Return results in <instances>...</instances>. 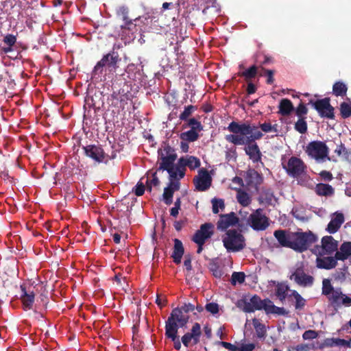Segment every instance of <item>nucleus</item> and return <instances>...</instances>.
Here are the masks:
<instances>
[{
    "mask_svg": "<svg viewBox=\"0 0 351 351\" xmlns=\"http://www.w3.org/2000/svg\"><path fill=\"white\" fill-rule=\"evenodd\" d=\"M227 130L232 134L226 135V140L235 145L256 143V140L261 138L263 136L257 126L245 123H239L232 121Z\"/></svg>",
    "mask_w": 351,
    "mask_h": 351,
    "instance_id": "obj_1",
    "label": "nucleus"
},
{
    "mask_svg": "<svg viewBox=\"0 0 351 351\" xmlns=\"http://www.w3.org/2000/svg\"><path fill=\"white\" fill-rule=\"evenodd\" d=\"M227 130L232 134L226 135V140L235 145L256 143V140L261 138L263 136L257 126L245 123H239L232 121Z\"/></svg>",
    "mask_w": 351,
    "mask_h": 351,
    "instance_id": "obj_2",
    "label": "nucleus"
},
{
    "mask_svg": "<svg viewBox=\"0 0 351 351\" xmlns=\"http://www.w3.org/2000/svg\"><path fill=\"white\" fill-rule=\"evenodd\" d=\"M121 60L118 52L114 50L104 55L95 66L92 71V78L99 79L101 77L104 69L109 72H115Z\"/></svg>",
    "mask_w": 351,
    "mask_h": 351,
    "instance_id": "obj_3",
    "label": "nucleus"
},
{
    "mask_svg": "<svg viewBox=\"0 0 351 351\" xmlns=\"http://www.w3.org/2000/svg\"><path fill=\"white\" fill-rule=\"evenodd\" d=\"M159 167L158 171H167L171 178H175L173 167L177 158V154L173 148L167 145L158 150Z\"/></svg>",
    "mask_w": 351,
    "mask_h": 351,
    "instance_id": "obj_4",
    "label": "nucleus"
},
{
    "mask_svg": "<svg viewBox=\"0 0 351 351\" xmlns=\"http://www.w3.org/2000/svg\"><path fill=\"white\" fill-rule=\"evenodd\" d=\"M288 278L302 287H312L315 280L313 276L305 273L304 266L302 262H298L289 269Z\"/></svg>",
    "mask_w": 351,
    "mask_h": 351,
    "instance_id": "obj_5",
    "label": "nucleus"
},
{
    "mask_svg": "<svg viewBox=\"0 0 351 351\" xmlns=\"http://www.w3.org/2000/svg\"><path fill=\"white\" fill-rule=\"evenodd\" d=\"M317 240V236L310 230L294 232L292 249L296 252H303Z\"/></svg>",
    "mask_w": 351,
    "mask_h": 351,
    "instance_id": "obj_6",
    "label": "nucleus"
},
{
    "mask_svg": "<svg viewBox=\"0 0 351 351\" xmlns=\"http://www.w3.org/2000/svg\"><path fill=\"white\" fill-rule=\"evenodd\" d=\"M306 152L317 162L330 160L328 156L329 148L323 141H315L309 143L306 146Z\"/></svg>",
    "mask_w": 351,
    "mask_h": 351,
    "instance_id": "obj_7",
    "label": "nucleus"
},
{
    "mask_svg": "<svg viewBox=\"0 0 351 351\" xmlns=\"http://www.w3.org/2000/svg\"><path fill=\"white\" fill-rule=\"evenodd\" d=\"M223 243L228 252H239L245 245L244 237L237 230H228Z\"/></svg>",
    "mask_w": 351,
    "mask_h": 351,
    "instance_id": "obj_8",
    "label": "nucleus"
},
{
    "mask_svg": "<svg viewBox=\"0 0 351 351\" xmlns=\"http://www.w3.org/2000/svg\"><path fill=\"white\" fill-rule=\"evenodd\" d=\"M189 319V316L182 311L179 307L173 309L170 316L165 323V329L169 330H178L179 328H182L186 325Z\"/></svg>",
    "mask_w": 351,
    "mask_h": 351,
    "instance_id": "obj_9",
    "label": "nucleus"
},
{
    "mask_svg": "<svg viewBox=\"0 0 351 351\" xmlns=\"http://www.w3.org/2000/svg\"><path fill=\"white\" fill-rule=\"evenodd\" d=\"M338 249V241L332 236H324L322 238L321 245H316L311 250L316 256L331 255Z\"/></svg>",
    "mask_w": 351,
    "mask_h": 351,
    "instance_id": "obj_10",
    "label": "nucleus"
},
{
    "mask_svg": "<svg viewBox=\"0 0 351 351\" xmlns=\"http://www.w3.org/2000/svg\"><path fill=\"white\" fill-rule=\"evenodd\" d=\"M247 223L256 231H263L269 225L268 217L264 214L262 208H258L253 211L249 216Z\"/></svg>",
    "mask_w": 351,
    "mask_h": 351,
    "instance_id": "obj_11",
    "label": "nucleus"
},
{
    "mask_svg": "<svg viewBox=\"0 0 351 351\" xmlns=\"http://www.w3.org/2000/svg\"><path fill=\"white\" fill-rule=\"evenodd\" d=\"M269 299L261 300L257 295H253L249 300H245L239 302L238 306L245 313H253L256 310H264L266 312Z\"/></svg>",
    "mask_w": 351,
    "mask_h": 351,
    "instance_id": "obj_12",
    "label": "nucleus"
},
{
    "mask_svg": "<svg viewBox=\"0 0 351 351\" xmlns=\"http://www.w3.org/2000/svg\"><path fill=\"white\" fill-rule=\"evenodd\" d=\"M283 168L289 176L295 178L306 173V166L300 158L291 156L287 165H283Z\"/></svg>",
    "mask_w": 351,
    "mask_h": 351,
    "instance_id": "obj_13",
    "label": "nucleus"
},
{
    "mask_svg": "<svg viewBox=\"0 0 351 351\" xmlns=\"http://www.w3.org/2000/svg\"><path fill=\"white\" fill-rule=\"evenodd\" d=\"M309 104H311L322 118L333 119L335 118L334 108L330 104L329 98H324L313 101L311 99Z\"/></svg>",
    "mask_w": 351,
    "mask_h": 351,
    "instance_id": "obj_14",
    "label": "nucleus"
},
{
    "mask_svg": "<svg viewBox=\"0 0 351 351\" xmlns=\"http://www.w3.org/2000/svg\"><path fill=\"white\" fill-rule=\"evenodd\" d=\"M84 154L98 163H106L110 159L109 156L106 154L103 148L99 145H88L83 147Z\"/></svg>",
    "mask_w": 351,
    "mask_h": 351,
    "instance_id": "obj_15",
    "label": "nucleus"
},
{
    "mask_svg": "<svg viewBox=\"0 0 351 351\" xmlns=\"http://www.w3.org/2000/svg\"><path fill=\"white\" fill-rule=\"evenodd\" d=\"M193 183L196 191H207L212 184V178L208 171L204 168L199 169L197 176L193 178Z\"/></svg>",
    "mask_w": 351,
    "mask_h": 351,
    "instance_id": "obj_16",
    "label": "nucleus"
},
{
    "mask_svg": "<svg viewBox=\"0 0 351 351\" xmlns=\"http://www.w3.org/2000/svg\"><path fill=\"white\" fill-rule=\"evenodd\" d=\"M330 304L334 308H339L341 306H351V298L343 293L341 288L335 289V291L328 297Z\"/></svg>",
    "mask_w": 351,
    "mask_h": 351,
    "instance_id": "obj_17",
    "label": "nucleus"
},
{
    "mask_svg": "<svg viewBox=\"0 0 351 351\" xmlns=\"http://www.w3.org/2000/svg\"><path fill=\"white\" fill-rule=\"evenodd\" d=\"M201 335V326L199 323L196 322L193 325L191 331L182 337V343L186 348L191 345H196L199 342Z\"/></svg>",
    "mask_w": 351,
    "mask_h": 351,
    "instance_id": "obj_18",
    "label": "nucleus"
},
{
    "mask_svg": "<svg viewBox=\"0 0 351 351\" xmlns=\"http://www.w3.org/2000/svg\"><path fill=\"white\" fill-rule=\"evenodd\" d=\"M215 226L212 223H205L200 226L193 237V242L205 243L206 240L211 238L214 234Z\"/></svg>",
    "mask_w": 351,
    "mask_h": 351,
    "instance_id": "obj_19",
    "label": "nucleus"
},
{
    "mask_svg": "<svg viewBox=\"0 0 351 351\" xmlns=\"http://www.w3.org/2000/svg\"><path fill=\"white\" fill-rule=\"evenodd\" d=\"M21 300L23 305V308L25 311L32 308L35 294L33 290H31V287L27 288L24 285H21Z\"/></svg>",
    "mask_w": 351,
    "mask_h": 351,
    "instance_id": "obj_20",
    "label": "nucleus"
},
{
    "mask_svg": "<svg viewBox=\"0 0 351 351\" xmlns=\"http://www.w3.org/2000/svg\"><path fill=\"white\" fill-rule=\"evenodd\" d=\"M238 222L239 219L233 212L229 214L221 215L217 223V229L224 231L229 227L236 225Z\"/></svg>",
    "mask_w": 351,
    "mask_h": 351,
    "instance_id": "obj_21",
    "label": "nucleus"
},
{
    "mask_svg": "<svg viewBox=\"0 0 351 351\" xmlns=\"http://www.w3.org/2000/svg\"><path fill=\"white\" fill-rule=\"evenodd\" d=\"M293 233L287 232L285 230H277L274 231V236L281 246L292 249Z\"/></svg>",
    "mask_w": 351,
    "mask_h": 351,
    "instance_id": "obj_22",
    "label": "nucleus"
},
{
    "mask_svg": "<svg viewBox=\"0 0 351 351\" xmlns=\"http://www.w3.org/2000/svg\"><path fill=\"white\" fill-rule=\"evenodd\" d=\"M337 259L336 256H317L316 258V266L319 269H332L335 268L337 265Z\"/></svg>",
    "mask_w": 351,
    "mask_h": 351,
    "instance_id": "obj_23",
    "label": "nucleus"
},
{
    "mask_svg": "<svg viewBox=\"0 0 351 351\" xmlns=\"http://www.w3.org/2000/svg\"><path fill=\"white\" fill-rule=\"evenodd\" d=\"M245 152L249 156V158L254 162L261 161L262 154L256 143H250L244 144Z\"/></svg>",
    "mask_w": 351,
    "mask_h": 351,
    "instance_id": "obj_24",
    "label": "nucleus"
},
{
    "mask_svg": "<svg viewBox=\"0 0 351 351\" xmlns=\"http://www.w3.org/2000/svg\"><path fill=\"white\" fill-rule=\"evenodd\" d=\"M343 222V215L342 213H335L334 217L328 223L326 230L330 234H335L339 230Z\"/></svg>",
    "mask_w": 351,
    "mask_h": 351,
    "instance_id": "obj_25",
    "label": "nucleus"
},
{
    "mask_svg": "<svg viewBox=\"0 0 351 351\" xmlns=\"http://www.w3.org/2000/svg\"><path fill=\"white\" fill-rule=\"evenodd\" d=\"M335 256L338 261H345L351 256V242H343Z\"/></svg>",
    "mask_w": 351,
    "mask_h": 351,
    "instance_id": "obj_26",
    "label": "nucleus"
},
{
    "mask_svg": "<svg viewBox=\"0 0 351 351\" xmlns=\"http://www.w3.org/2000/svg\"><path fill=\"white\" fill-rule=\"evenodd\" d=\"M173 241L174 246L171 257L173 258V262L176 264H180L184 252V247L182 241L178 239H175Z\"/></svg>",
    "mask_w": 351,
    "mask_h": 351,
    "instance_id": "obj_27",
    "label": "nucleus"
},
{
    "mask_svg": "<svg viewBox=\"0 0 351 351\" xmlns=\"http://www.w3.org/2000/svg\"><path fill=\"white\" fill-rule=\"evenodd\" d=\"M186 165L184 158L180 157L177 164L173 167V172L176 174L175 178L173 179H182L185 176ZM172 179V178H171Z\"/></svg>",
    "mask_w": 351,
    "mask_h": 351,
    "instance_id": "obj_28",
    "label": "nucleus"
},
{
    "mask_svg": "<svg viewBox=\"0 0 351 351\" xmlns=\"http://www.w3.org/2000/svg\"><path fill=\"white\" fill-rule=\"evenodd\" d=\"M315 192L319 196H331L334 194L335 190L328 184L319 183L315 186Z\"/></svg>",
    "mask_w": 351,
    "mask_h": 351,
    "instance_id": "obj_29",
    "label": "nucleus"
},
{
    "mask_svg": "<svg viewBox=\"0 0 351 351\" xmlns=\"http://www.w3.org/2000/svg\"><path fill=\"white\" fill-rule=\"evenodd\" d=\"M294 108L291 101L288 99H282L279 104V113L283 116L289 115Z\"/></svg>",
    "mask_w": 351,
    "mask_h": 351,
    "instance_id": "obj_30",
    "label": "nucleus"
},
{
    "mask_svg": "<svg viewBox=\"0 0 351 351\" xmlns=\"http://www.w3.org/2000/svg\"><path fill=\"white\" fill-rule=\"evenodd\" d=\"M289 287L286 283H278L275 289V294L281 302H283L287 296Z\"/></svg>",
    "mask_w": 351,
    "mask_h": 351,
    "instance_id": "obj_31",
    "label": "nucleus"
},
{
    "mask_svg": "<svg viewBox=\"0 0 351 351\" xmlns=\"http://www.w3.org/2000/svg\"><path fill=\"white\" fill-rule=\"evenodd\" d=\"M118 16L124 22V25H121V27L122 28H128L130 29L129 25H132V21L129 20L128 14V9L127 7L121 6L120 7L117 12Z\"/></svg>",
    "mask_w": 351,
    "mask_h": 351,
    "instance_id": "obj_32",
    "label": "nucleus"
},
{
    "mask_svg": "<svg viewBox=\"0 0 351 351\" xmlns=\"http://www.w3.org/2000/svg\"><path fill=\"white\" fill-rule=\"evenodd\" d=\"M268 306L266 310L267 314H276L278 315H287L289 311L283 307H278L274 304L270 300L267 302Z\"/></svg>",
    "mask_w": 351,
    "mask_h": 351,
    "instance_id": "obj_33",
    "label": "nucleus"
},
{
    "mask_svg": "<svg viewBox=\"0 0 351 351\" xmlns=\"http://www.w3.org/2000/svg\"><path fill=\"white\" fill-rule=\"evenodd\" d=\"M261 176L254 169H249L245 173V181L247 185L258 184Z\"/></svg>",
    "mask_w": 351,
    "mask_h": 351,
    "instance_id": "obj_34",
    "label": "nucleus"
},
{
    "mask_svg": "<svg viewBox=\"0 0 351 351\" xmlns=\"http://www.w3.org/2000/svg\"><path fill=\"white\" fill-rule=\"evenodd\" d=\"M348 90V87L345 83L339 81L335 82L332 86V93L337 96H345Z\"/></svg>",
    "mask_w": 351,
    "mask_h": 351,
    "instance_id": "obj_35",
    "label": "nucleus"
},
{
    "mask_svg": "<svg viewBox=\"0 0 351 351\" xmlns=\"http://www.w3.org/2000/svg\"><path fill=\"white\" fill-rule=\"evenodd\" d=\"M234 190L237 191V199L238 202L243 206H248L251 202V199L248 193L241 189H237L235 188Z\"/></svg>",
    "mask_w": 351,
    "mask_h": 351,
    "instance_id": "obj_36",
    "label": "nucleus"
},
{
    "mask_svg": "<svg viewBox=\"0 0 351 351\" xmlns=\"http://www.w3.org/2000/svg\"><path fill=\"white\" fill-rule=\"evenodd\" d=\"M182 158L184 159L186 167L191 170L199 168L201 165L200 160L195 156L186 155L185 156H182Z\"/></svg>",
    "mask_w": 351,
    "mask_h": 351,
    "instance_id": "obj_37",
    "label": "nucleus"
},
{
    "mask_svg": "<svg viewBox=\"0 0 351 351\" xmlns=\"http://www.w3.org/2000/svg\"><path fill=\"white\" fill-rule=\"evenodd\" d=\"M180 138L184 141L194 142L199 138L198 132L189 130L186 132H182L180 134Z\"/></svg>",
    "mask_w": 351,
    "mask_h": 351,
    "instance_id": "obj_38",
    "label": "nucleus"
},
{
    "mask_svg": "<svg viewBox=\"0 0 351 351\" xmlns=\"http://www.w3.org/2000/svg\"><path fill=\"white\" fill-rule=\"evenodd\" d=\"M178 330L171 331L169 330V329H165V335L166 336L171 339L174 343V348L177 350H179L181 348V342L177 335Z\"/></svg>",
    "mask_w": 351,
    "mask_h": 351,
    "instance_id": "obj_39",
    "label": "nucleus"
},
{
    "mask_svg": "<svg viewBox=\"0 0 351 351\" xmlns=\"http://www.w3.org/2000/svg\"><path fill=\"white\" fill-rule=\"evenodd\" d=\"M291 295H293L295 300V308L297 310L302 309L306 305V300L304 299L301 295L295 290L291 291Z\"/></svg>",
    "mask_w": 351,
    "mask_h": 351,
    "instance_id": "obj_40",
    "label": "nucleus"
},
{
    "mask_svg": "<svg viewBox=\"0 0 351 351\" xmlns=\"http://www.w3.org/2000/svg\"><path fill=\"white\" fill-rule=\"evenodd\" d=\"M187 127H190L191 130L201 132L203 130V126L200 121H197L195 118L189 119L186 123L183 125V128H186Z\"/></svg>",
    "mask_w": 351,
    "mask_h": 351,
    "instance_id": "obj_41",
    "label": "nucleus"
},
{
    "mask_svg": "<svg viewBox=\"0 0 351 351\" xmlns=\"http://www.w3.org/2000/svg\"><path fill=\"white\" fill-rule=\"evenodd\" d=\"M322 295H326L327 298L330 297L331 294L335 291V289L332 286L330 280L324 279L322 281Z\"/></svg>",
    "mask_w": 351,
    "mask_h": 351,
    "instance_id": "obj_42",
    "label": "nucleus"
},
{
    "mask_svg": "<svg viewBox=\"0 0 351 351\" xmlns=\"http://www.w3.org/2000/svg\"><path fill=\"white\" fill-rule=\"evenodd\" d=\"M253 325L256 330L257 337L261 339L265 338L266 335V329L265 325L259 322V321L256 319L253 320Z\"/></svg>",
    "mask_w": 351,
    "mask_h": 351,
    "instance_id": "obj_43",
    "label": "nucleus"
},
{
    "mask_svg": "<svg viewBox=\"0 0 351 351\" xmlns=\"http://www.w3.org/2000/svg\"><path fill=\"white\" fill-rule=\"evenodd\" d=\"M212 210L214 214H217L221 209L223 210L225 208L224 201L222 199H217L216 197L212 199Z\"/></svg>",
    "mask_w": 351,
    "mask_h": 351,
    "instance_id": "obj_44",
    "label": "nucleus"
},
{
    "mask_svg": "<svg viewBox=\"0 0 351 351\" xmlns=\"http://www.w3.org/2000/svg\"><path fill=\"white\" fill-rule=\"evenodd\" d=\"M294 128L300 134H305L307 132V123L304 117L299 118L295 123Z\"/></svg>",
    "mask_w": 351,
    "mask_h": 351,
    "instance_id": "obj_45",
    "label": "nucleus"
},
{
    "mask_svg": "<svg viewBox=\"0 0 351 351\" xmlns=\"http://www.w3.org/2000/svg\"><path fill=\"white\" fill-rule=\"evenodd\" d=\"M339 110L343 119L351 117V103L342 102L340 104Z\"/></svg>",
    "mask_w": 351,
    "mask_h": 351,
    "instance_id": "obj_46",
    "label": "nucleus"
},
{
    "mask_svg": "<svg viewBox=\"0 0 351 351\" xmlns=\"http://www.w3.org/2000/svg\"><path fill=\"white\" fill-rule=\"evenodd\" d=\"M257 74V66L253 65L249 69L241 73L239 75L245 78V80H250L255 77Z\"/></svg>",
    "mask_w": 351,
    "mask_h": 351,
    "instance_id": "obj_47",
    "label": "nucleus"
},
{
    "mask_svg": "<svg viewBox=\"0 0 351 351\" xmlns=\"http://www.w3.org/2000/svg\"><path fill=\"white\" fill-rule=\"evenodd\" d=\"M245 275L243 272L234 271L231 277V284L235 285L237 282L242 284L244 282Z\"/></svg>",
    "mask_w": 351,
    "mask_h": 351,
    "instance_id": "obj_48",
    "label": "nucleus"
},
{
    "mask_svg": "<svg viewBox=\"0 0 351 351\" xmlns=\"http://www.w3.org/2000/svg\"><path fill=\"white\" fill-rule=\"evenodd\" d=\"M260 199L261 202L271 205L274 199V195L271 191L268 190L261 194Z\"/></svg>",
    "mask_w": 351,
    "mask_h": 351,
    "instance_id": "obj_49",
    "label": "nucleus"
},
{
    "mask_svg": "<svg viewBox=\"0 0 351 351\" xmlns=\"http://www.w3.org/2000/svg\"><path fill=\"white\" fill-rule=\"evenodd\" d=\"M209 268L215 278H220L223 274L222 269L217 263H210Z\"/></svg>",
    "mask_w": 351,
    "mask_h": 351,
    "instance_id": "obj_50",
    "label": "nucleus"
},
{
    "mask_svg": "<svg viewBox=\"0 0 351 351\" xmlns=\"http://www.w3.org/2000/svg\"><path fill=\"white\" fill-rule=\"evenodd\" d=\"M173 192L171 189L165 187L162 195L163 201L167 205H170L173 202Z\"/></svg>",
    "mask_w": 351,
    "mask_h": 351,
    "instance_id": "obj_51",
    "label": "nucleus"
},
{
    "mask_svg": "<svg viewBox=\"0 0 351 351\" xmlns=\"http://www.w3.org/2000/svg\"><path fill=\"white\" fill-rule=\"evenodd\" d=\"M261 130L265 133L278 132V125L276 124L271 125L270 123L265 122L260 125Z\"/></svg>",
    "mask_w": 351,
    "mask_h": 351,
    "instance_id": "obj_52",
    "label": "nucleus"
},
{
    "mask_svg": "<svg viewBox=\"0 0 351 351\" xmlns=\"http://www.w3.org/2000/svg\"><path fill=\"white\" fill-rule=\"evenodd\" d=\"M196 109V107L192 105H189L184 108V111L180 114L179 118L180 120L186 121L189 117L192 112Z\"/></svg>",
    "mask_w": 351,
    "mask_h": 351,
    "instance_id": "obj_53",
    "label": "nucleus"
},
{
    "mask_svg": "<svg viewBox=\"0 0 351 351\" xmlns=\"http://www.w3.org/2000/svg\"><path fill=\"white\" fill-rule=\"evenodd\" d=\"M346 268L336 271L333 274V278L335 280L338 282H343L346 280Z\"/></svg>",
    "mask_w": 351,
    "mask_h": 351,
    "instance_id": "obj_54",
    "label": "nucleus"
},
{
    "mask_svg": "<svg viewBox=\"0 0 351 351\" xmlns=\"http://www.w3.org/2000/svg\"><path fill=\"white\" fill-rule=\"evenodd\" d=\"M169 182L168 184L167 188L171 189L172 191L174 193L176 191H178L180 189V182L179 180L180 179H171L170 176H169Z\"/></svg>",
    "mask_w": 351,
    "mask_h": 351,
    "instance_id": "obj_55",
    "label": "nucleus"
},
{
    "mask_svg": "<svg viewBox=\"0 0 351 351\" xmlns=\"http://www.w3.org/2000/svg\"><path fill=\"white\" fill-rule=\"evenodd\" d=\"M205 309L213 315H215L219 312V305L215 302L206 304Z\"/></svg>",
    "mask_w": 351,
    "mask_h": 351,
    "instance_id": "obj_56",
    "label": "nucleus"
},
{
    "mask_svg": "<svg viewBox=\"0 0 351 351\" xmlns=\"http://www.w3.org/2000/svg\"><path fill=\"white\" fill-rule=\"evenodd\" d=\"M292 214L293 217L299 221L304 222L308 220V217L304 215L298 209H293Z\"/></svg>",
    "mask_w": 351,
    "mask_h": 351,
    "instance_id": "obj_57",
    "label": "nucleus"
},
{
    "mask_svg": "<svg viewBox=\"0 0 351 351\" xmlns=\"http://www.w3.org/2000/svg\"><path fill=\"white\" fill-rule=\"evenodd\" d=\"M308 112V109L302 103L300 104V105L295 109L296 115L301 118L303 115H306Z\"/></svg>",
    "mask_w": 351,
    "mask_h": 351,
    "instance_id": "obj_58",
    "label": "nucleus"
},
{
    "mask_svg": "<svg viewBox=\"0 0 351 351\" xmlns=\"http://www.w3.org/2000/svg\"><path fill=\"white\" fill-rule=\"evenodd\" d=\"M317 333L316 331L313 330H308L305 331L302 335V338L304 340H311L317 338Z\"/></svg>",
    "mask_w": 351,
    "mask_h": 351,
    "instance_id": "obj_59",
    "label": "nucleus"
},
{
    "mask_svg": "<svg viewBox=\"0 0 351 351\" xmlns=\"http://www.w3.org/2000/svg\"><path fill=\"white\" fill-rule=\"evenodd\" d=\"M136 196H141L145 192V186L142 182H138L133 189Z\"/></svg>",
    "mask_w": 351,
    "mask_h": 351,
    "instance_id": "obj_60",
    "label": "nucleus"
},
{
    "mask_svg": "<svg viewBox=\"0 0 351 351\" xmlns=\"http://www.w3.org/2000/svg\"><path fill=\"white\" fill-rule=\"evenodd\" d=\"M3 42L8 46H13L16 42V38L12 34H7L3 38Z\"/></svg>",
    "mask_w": 351,
    "mask_h": 351,
    "instance_id": "obj_61",
    "label": "nucleus"
},
{
    "mask_svg": "<svg viewBox=\"0 0 351 351\" xmlns=\"http://www.w3.org/2000/svg\"><path fill=\"white\" fill-rule=\"evenodd\" d=\"M180 308L187 315L195 310V305L191 303H184Z\"/></svg>",
    "mask_w": 351,
    "mask_h": 351,
    "instance_id": "obj_62",
    "label": "nucleus"
},
{
    "mask_svg": "<svg viewBox=\"0 0 351 351\" xmlns=\"http://www.w3.org/2000/svg\"><path fill=\"white\" fill-rule=\"evenodd\" d=\"M310 347L307 344H299L291 347L289 351H309Z\"/></svg>",
    "mask_w": 351,
    "mask_h": 351,
    "instance_id": "obj_63",
    "label": "nucleus"
},
{
    "mask_svg": "<svg viewBox=\"0 0 351 351\" xmlns=\"http://www.w3.org/2000/svg\"><path fill=\"white\" fill-rule=\"evenodd\" d=\"M255 348V345L254 343H248V344H243L241 347H238L237 350L238 351H253Z\"/></svg>",
    "mask_w": 351,
    "mask_h": 351,
    "instance_id": "obj_64",
    "label": "nucleus"
}]
</instances>
